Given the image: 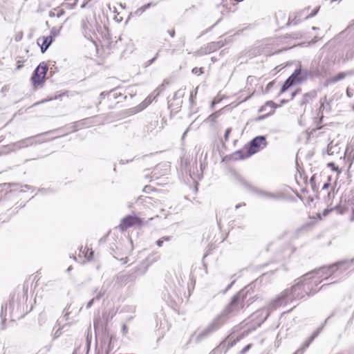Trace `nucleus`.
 Listing matches in <instances>:
<instances>
[{
	"label": "nucleus",
	"mask_w": 354,
	"mask_h": 354,
	"mask_svg": "<svg viewBox=\"0 0 354 354\" xmlns=\"http://www.w3.org/2000/svg\"><path fill=\"white\" fill-rule=\"evenodd\" d=\"M7 307H8L7 304L1 306V317L2 319L1 329H5V328H6L4 323L6 320V315H4V310L5 311L7 310Z\"/></svg>",
	"instance_id": "f3484780"
},
{
	"label": "nucleus",
	"mask_w": 354,
	"mask_h": 354,
	"mask_svg": "<svg viewBox=\"0 0 354 354\" xmlns=\"http://www.w3.org/2000/svg\"><path fill=\"white\" fill-rule=\"evenodd\" d=\"M59 34V29L53 27L50 30V35L49 36H52V39L54 37H57Z\"/></svg>",
	"instance_id": "393cba45"
},
{
	"label": "nucleus",
	"mask_w": 354,
	"mask_h": 354,
	"mask_svg": "<svg viewBox=\"0 0 354 354\" xmlns=\"http://www.w3.org/2000/svg\"><path fill=\"white\" fill-rule=\"evenodd\" d=\"M48 71V67L46 64H40L32 73L31 80L32 84L35 86L43 82L45 79L46 73Z\"/></svg>",
	"instance_id": "6e6552de"
},
{
	"label": "nucleus",
	"mask_w": 354,
	"mask_h": 354,
	"mask_svg": "<svg viewBox=\"0 0 354 354\" xmlns=\"http://www.w3.org/2000/svg\"><path fill=\"white\" fill-rule=\"evenodd\" d=\"M106 292V290L104 287H102L96 297H94V299H96L97 301L100 300L105 295Z\"/></svg>",
	"instance_id": "412c9836"
},
{
	"label": "nucleus",
	"mask_w": 354,
	"mask_h": 354,
	"mask_svg": "<svg viewBox=\"0 0 354 354\" xmlns=\"http://www.w3.org/2000/svg\"><path fill=\"white\" fill-rule=\"evenodd\" d=\"M324 109H325L324 102H321V105L319 106V113H318V115H319L321 113V118L323 117V112H324Z\"/></svg>",
	"instance_id": "2f4dec72"
},
{
	"label": "nucleus",
	"mask_w": 354,
	"mask_h": 354,
	"mask_svg": "<svg viewBox=\"0 0 354 354\" xmlns=\"http://www.w3.org/2000/svg\"><path fill=\"white\" fill-rule=\"evenodd\" d=\"M229 317L222 311L208 324L216 332L227 323Z\"/></svg>",
	"instance_id": "f8f14e48"
},
{
	"label": "nucleus",
	"mask_w": 354,
	"mask_h": 354,
	"mask_svg": "<svg viewBox=\"0 0 354 354\" xmlns=\"http://www.w3.org/2000/svg\"><path fill=\"white\" fill-rule=\"evenodd\" d=\"M14 306H15V301H10V303H9L10 308H13Z\"/></svg>",
	"instance_id": "de8ad7c7"
},
{
	"label": "nucleus",
	"mask_w": 354,
	"mask_h": 354,
	"mask_svg": "<svg viewBox=\"0 0 354 354\" xmlns=\"http://www.w3.org/2000/svg\"><path fill=\"white\" fill-rule=\"evenodd\" d=\"M318 12V8L314 10L309 15L306 16L305 19H308L310 17H314Z\"/></svg>",
	"instance_id": "72a5a7b5"
},
{
	"label": "nucleus",
	"mask_w": 354,
	"mask_h": 354,
	"mask_svg": "<svg viewBox=\"0 0 354 354\" xmlns=\"http://www.w3.org/2000/svg\"><path fill=\"white\" fill-rule=\"evenodd\" d=\"M142 224V219L136 215H128L124 217L118 225V228L124 231L127 229L133 226H140Z\"/></svg>",
	"instance_id": "423d86ee"
},
{
	"label": "nucleus",
	"mask_w": 354,
	"mask_h": 354,
	"mask_svg": "<svg viewBox=\"0 0 354 354\" xmlns=\"http://www.w3.org/2000/svg\"><path fill=\"white\" fill-rule=\"evenodd\" d=\"M147 266L140 265L131 270L129 273L120 275L118 277V279L120 281L126 284L129 281H133L135 279V277H133L135 274H144L147 272Z\"/></svg>",
	"instance_id": "1a4fd4ad"
},
{
	"label": "nucleus",
	"mask_w": 354,
	"mask_h": 354,
	"mask_svg": "<svg viewBox=\"0 0 354 354\" xmlns=\"http://www.w3.org/2000/svg\"><path fill=\"white\" fill-rule=\"evenodd\" d=\"M333 315V314H332L330 316H329V317H328V318L324 321V324H326V323H327V322H328V319H330Z\"/></svg>",
	"instance_id": "13d9d810"
},
{
	"label": "nucleus",
	"mask_w": 354,
	"mask_h": 354,
	"mask_svg": "<svg viewBox=\"0 0 354 354\" xmlns=\"http://www.w3.org/2000/svg\"><path fill=\"white\" fill-rule=\"evenodd\" d=\"M120 261L122 262L123 264H125L127 263V258H122L120 259Z\"/></svg>",
	"instance_id": "3c124183"
},
{
	"label": "nucleus",
	"mask_w": 354,
	"mask_h": 354,
	"mask_svg": "<svg viewBox=\"0 0 354 354\" xmlns=\"http://www.w3.org/2000/svg\"><path fill=\"white\" fill-rule=\"evenodd\" d=\"M237 183L243 187L245 189L248 191L256 194L257 195L261 196V197H265L271 199H277L281 197L280 194H276L268 192H265L263 190L259 189V188L256 187L255 186L252 185L250 183L245 180L241 176L236 177Z\"/></svg>",
	"instance_id": "20e7f679"
},
{
	"label": "nucleus",
	"mask_w": 354,
	"mask_h": 354,
	"mask_svg": "<svg viewBox=\"0 0 354 354\" xmlns=\"http://www.w3.org/2000/svg\"><path fill=\"white\" fill-rule=\"evenodd\" d=\"M250 347V345H248L246 346L243 350H242V353H244L245 352H246L248 350H249Z\"/></svg>",
	"instance_id": "49530a36"
},
{
	"label": "nucleus",
	"mask_w": 354,
	"mask_h": 354,
	"mask_svg": "<svg viewBox=\"0 0 354 354\" xmlns=\"http://www.w3.org/2000/svg\"><path fill=\"white\" fill-rule=\"evenodd\" d=\"M316 95L315 92L307 93L303 96V99L301 102V104H306L309 102L310 100H312Z\"/></svg>",
	"instance_id": "dca6fc26"
},
{
	"label": "nucleus",
	"mask_w": 354,
	"mask_h": 354,
	"mask_svg": "<svg viewBox=\"0 0 354 354\" xmlns=\"http://www.w3.org/2000/svg\"><path fill=\"white\" fill-rule=\"evenodd\" d=\"M346 95L348 97H351L353 96V92L350 90L349 88H347L346 90Z\"/></svg>",
	"instance_id": "ea45409f"
},
{
	"label": "nucleus",
	"mask_w": 354,
	"mask_h": 354,
	"mask_svg": "<svg viewBox=\"0 0 354 354\" xmlns=\"http://www.w3.org/2000/svg\"><path fill=\"white\" fill-rule=\"evenodd\" d=\"M144 12L145 10L143 9V7L142 6L136 10L135 14L136 15H141Z\"/></svg>",
	"instance_id": "473e14b6"
},
{
	"label": "nucleus",
	"mask_w": 354,
	"mask_h": 354,
	"mask_svg": "<svg viewBox=\"0 0 354 354\" xmlns=\"http://www.w3.org/2000/svg\"><path fill=\"white\" fill-rule=\"evenodd\" d=\"M247 288L240 290L232 298L231 301L225 307L223 312L230 318L235 316L245 307H248L252 302V297L248 299Z\"/></svg>",
	"instance_id": "f257e3e1"
},
{
	"label": "nucleus",
	"mask_w": 354,
	"mask_h": 354,
	"mask_svg": "<svg viewBox=\"0 0 354 354\" xmlns=\"http://www.w3.org/2000/svg\"><path fill=\"white\" fill-rule=\"evenodd\" d=\"M330 110V104L329 103H327V111H329Z\"/></svg>",
	"instance_id": "052dcab7"
},
{
	"label": "nucleus",
	"mask_w": 354,
	"mask_h": 354,
	"mask_svg": "<svg viewBox=\"0 0 354 354\" xmlns=\"http://www.w3.org/2000/svg\"><path fill=\"white\" fill-rule=\"evenodd\" d=\"M348 269L354 270V258L338 261L328 267L320 268L318 270H315V272H316V274L319 277L327 279L328 276L335 274L338 270L340 273H343Z\"/></svg>",
	"instance_id": "7ed1b4c3"
},
{
	"label": "nucleus",
	"mask_w": 354,
	"mask_h": 354,
	"mask_svg": "<svg viewBox=\"0 0 354 354\" xmlns=\"http://www.w3.org/2000/svg\"><path fill=\"white\" fill-rule=\"evenodd\" d=\"M312 29H313V30H317V29H318V28L313 26V27L312 28Z\"/></svg>",
	"instance_id": "69168bd1"
},
{
	"label": "nucleus",
	"mask_w": 354,
	"mask_h": 354,
	"mask_svg": "<svg viewBox=\"0 0 354 354\" xmlns=\"http://www.w3.org/2000/svg\"><path fill=\"white\" fill-rule=\"evenodd\" d=\"M162 243H163V241H162L161 239H158V240L156 241V245H157L158 247H162Z\"/></svg>",
	"instance_id": "79ce46f5"
},
{
	"label": "nucleus",
	"mask_w": 354,
	"mask_h": 354,
	"mask_svg": "<svg viewBox=\"0 0 354 354\" xmlns=\"http://www.w3.org/2000/svg\"><path fill=\"white\" fill-rule=\"evenodd\" d=\"M354 58V42L352 44L351 49L348 50L345 55L346 60L352 59Z\"/></svg>",
	"instance_id": "6ab92c4d"
},
{
	"label": "nucleus",
	"mask_w": 354,
	"mask_h": 354,
	"mask_svg": "<svg viewBox=\"0 0 354 354\" xmlns=\"http://www.w3.org/2000/svg\"><path fill=\"white\" fill-rule=\"evenodd\" d=\"M316 274V272L313 271L301 277L299 279L298 282L292 286L288 290V299L290 301L294 299H299L303 298L305 295H313L315 291H312L311 283L309 281L310 279L308 276Z\"/></svg>",
	"instance_id": "f03ea898"
},
{
	"label": "nucleus",
	"mask_w": 354,
	"mask_h": 354,
	"mask_svg": "<svg viewBox=\"0 0 354 354\" xmlns=\"http://www.w3.org/2000/svg\"><path fill=\"white\" fill-rule=\"evenodd\" d=\"M314 179H315V176H313L310 178V183H313L314 182Z\"/></svg>",
	"instance_id": "bf43d9fd"
},
{
	"label": "nucleus",
	"mask_w": 354,
	"mask_h": 354,
	"mask_svg": "<svg viewBox=\"0 0 354 354\" xmlns=\"http://www.w3.org/2000/svg\"><path fill=\"white\" fill-rule=\"evenodd\" d=\"M42 40V44L41 45V51L44 53L50 46L53 39H52V36H48L46 37L39 38L37 40L38 44H39L40 40Z\"/></svg>",
	"instance_id": "4468645a"
},
{
	"label": "nucleus",
	"mask_w": 354,
	"mask_h": 354,
	"mask_svg": "<svg viewBox=\"0 0 354 354\" xmlns=\"http://www.w3.org/2000/svg\"><path fill=\"white\" fill-rule=\"evenodd\" d=\"M192 73L196 75H200L203 73V68L195 67L192 69Z\"/></svg>",
	"instance_id": "bb28decb"
},
{
	"label": "nucleus",
	"mask_w": 354,
	"mask_h": 354,
	"mask_svg": "<svg viewBox=\"0 0 354 354\" xmlns=\"http://www.w3.org/2000/svg\"><path fill=\"white\" fill-rule=\"evenodd\" d=\"M215 333L212 328L207 325L203 330H201L196 337V342L197 343L203 341V339L207 338L211 335Z\"/></svg>",
	"instance_id": "ddd939ff"
},
{
	"label": "nucleus",
	"mask_w": 354,
	"mask_h": 354,
	"mask_svg": "<svg viewBox=\"0 0 354 354\" xmlns=\"http://www.w3.org/2000/svg\"><path fill=\"white\" fill-rule=\"evenodd\" d=\"M220 115V113L218 111L214 112V113L209 115L207 118V120L210 122H214L216 118H218Z\"/></svg>",
	"instance_id": "5701e85b"
},
{
	"label": "nucleus",
	"mask_w": 354,
	"mask_h": 354,
	"mask_svg": "<svg viewBox=\"0 0 354 354\" xmlns=\"http://www.w3.org/2000/svg\"><path fill=\"white\" fill-rule=\"evenodd\" d=\"M52 131H47L43 133L38 134L35 136L28 137L27 138L19 140L13 144L14 149H19L21 148L27 147L28 146L32 145L34 144H39L43 142V141H35V138L39 137L41 135H45L51 133Z\"/></svg>",
	"instance_id": "9b49d317"
},
{
	"label": "nucleus",
	"mask_w": 354,
	"mask_h": 354,
	"mask_svg": "<svg viewBox=\"0 0 354 354\" xmlns=\"http://www.w3.org/2000/svg\"><path fill=\"white\" fill-rule=\"evenodd\" d=\"M266 105L270 106L272 109L276 108V106H275L274 103L273 102H272V101L268 102L266 103Z\"/></svg>",
	"instance_id": "4c0bfd02"
},
{
	"label": "nucleus",
	"mask_w": 354,
	"mask_h": 354,
	"mask_svg": "<svg viewBox=\"0 0 354 354\" xmlns=\"http://www.w3.org/2000/svg\"><path fill=\"white\" fill-rule=\"evenodd\" d=\"M93 256V251L92 249H87L86 252L85 253V257L87 258L88 260L91 259V258Z\"/></svg>",
	"instance_id": "cd10ccee"
},
{
	"label": "nucleus",
	"mask_w": 354,
	"mask_h": 354,
	"mask_svg": "<svg viewBox=\"0 0 354 354\" xmlns=\"http://www.w3.org/2000/svg\"><path fill=\"white\" fill-rule=\"evenodd\" d=\"M299 20H297L296 17H295V19H291L290 17L287 25H291V24L296 25L299 23Z\"/></svg>",
	"instance_id": "7c9ffc66"
},
{
	"label": "nucleus",
	"mask_w": 354,
	"mask_h": 354,
	"mask_svg": "<svg viewBox=\"0 0 354 354\" xmlns=\"http://www.w3.org/2000/svg\"><path fill=\"white\" fill-rule=\"evenodd\" d=\"M160 239L163 241V242L164 241H169L171 240V236H162Z\"/></svg>",
	"instance_id": "58836bf2"
},
{
	"label": "nucleus",
	"mask_w": 354,
	"mask_h": 354,
	"mask_svg": "<svg viewBox=\"0 0 354 354\" xmlns=\"http://www.w3.org/2000/svg\"><path fill=\"white\" fill-rule=\"evenodd\" d=\"M351 72H341L339 73L337 75L334 76L331 80L333 83H336L340 80H344L347 75H351Z\"/></svg>",
	"instance_id": "2eb2a0df"
},
{
	"label": "nucleus",
	"mask_w": 354,
	"mask_h": 354,
	"mask_svg": "<svg viewBox=\"0 0 354 354\" xmlns=\"http://www.w3.org/2000/svg\"><path fill=\"white\" fill-rule=\"evenodd\" d=\"M122 330L124 334L127 333V328L125 324H123Z\"/></svg>",
	"instance_id": "a18cd8bd"
},
{
	"label": "nucleus",
	"mask_w": 354,
	"mask_h": 354,
	"mask_svg": "<svg viewBox=\"0 0 354 354\" xmlns=\"http://www.w3.org/2000/svg\"><path fill=\"white\" fill-rule=\"evenodd\" d=\"M196 93H197V88H196V90H195V91H194V92H192V93H191L190 100H192V97H193V96H194V95H196Z\"/></svg>",
	"instance_id": "09e8293b"
},
{
	"label": "nucleus",
	"mask_w": 354,
	"mask_h": 354,
	"mask_svg": "<svg viewBox=\"0 0 354 354\" xmlns=\"http://www.w3.org/2000/svg\"><path fill=\"white\" fill-rule=\"evenodd\" d=\"M301 78L302 79V82L305 81L307 77L310 75V73L306 69L301 68Z\"/></svg>",
	"instance_id": "4be33fe9"
},
{
	"label": "nucleus",
	"mask_w": 354,
	"mask_h": 354,
	"mask_svg": "<svg viewBox=\"0 0 354 354\" xmlns=\"http://www.w3.org/2000/svg\"><path fill=\"white\" fill-rule=\"evenodd\" d=\"M104 95H105V94H104V93H102L100 94V95H101L102 97L104 96Z\"/></svg>",
	"instance_id": "338daca9"
},
{
	"label": "nucleus",
	"mask_w": 354,
	"mask_h": 354,
	"mask_svg": "<svg viewBox=\"0 0 354 354\" xmlns=\"http://www.w3.org/2000/svg\"><path fill=\"white\" fill-rule=\"evenodd\" d=\"M329 187V184L328 183H325L323 186V189H327L328 187Z\"/></svg>",
	"instance_id": "5fc2aeb1"
},
{
	"label": "nucleus",
	"mask_w": 354,
	"mask_h": 354,
	"mask_svg": "<svg viewBox=\"0 0 354 354\" xmlns=\"http://www.w3.org/2000/svg\"><path fill=\"white\" fill-rule=\"evenodd\" d=\"M158 56V53H156V55H155V57L147 61L145 63V66L147 67V66H150L157 59Z\"/></svg>",
	"instance_id": "c85d7f7f"
},
{
	"label": "nucleus",
	"mask_w": 354,
	"mask_h": 354,
	"mask_svg": "<svg viewBox=\"0 0 354 354\" xmlns=\"http://www.w3.org/2000/svg\"><path fill=\"white\" fill-rule=\"evenodd\" d=\"M297 93H298L297 91H296L295 92H292V94H291V99H293L294 97L297 95Z\"/></svg>",
	"instance_id": "864d4df0"
},
{
	"label": "nucleus",
	"mask_w": 354,
	"mask_h": 354,
	"mask_svg": "<svg viewBox=\"0 0 354 354\" xmlns=\"http://www.w3.org/2000/svg\"><path fill=\"white\" fill-rule=\"evenodd\" d=\"M268 145L266 138L264 136H259L254 138L249 144V147L247 151V157L250 156L255 153L259 151L261 149L265 148Z\"/></svg>",
	"instance_id": "39448f33"
},
{
	"label": "nucleus",
	"mask_w": 354,
	"mask_h": 354,
	"mask_svg": "<svg viewBox=\"0 0 354 354\" xmlns=\"http://www.w3.org/2000/svg\"><path fill=\"white\" fill-rule=\"evenodd\" d=\"M50 350V346H46L41 350H39L36 354H46V353L49 352Z\"/></svg>",
	"instance_id": "a878e982"
},
{
	"label": "nucleus",
	"mask_w": 354,
	"mask_h": 354,
	"mask_svg": "<svg viewBox=\"0 0 354 354\" xmlns=\"http://www.w3.org/2000/svg\"><path fill=\"white\" fill-rule=\"evenodd\" d=\"M72 270V267L71 266H69L67 269V271L69 272Z\"/></svg>",
	"instance_id": "680f3d73"
},
{
	"label": "nucleus",
	"mask_w": 354,
	"mask_h": 354,
	"mask_svg": "<svg viewBox=\"0 0 354 354\" xmlns=\"http://www.w3.org/2000/svg\"><path fill=\"white\" fill-rule=\"evenodd\" d=\"M95 301H97V300H96V299H94V297H93L91 300H90V301L88 302V304H86V308H91V307L92 306V305H93V302H94Z\"/></svg>",
	"instance_id": "c9c22d12"
},
{
	"label": "nucleus",
	"mask_w": 354,
	"mask_h": 354,
	"mask_svg": "<svg viewBox=\"0 0 354 354\" xmlns=\"http://www.w3.org/2000/svg\"><path fill=\"white\" fill-rule=\"evenodd\" d=\"M301 66L295 70L292 74L284 82L281 88V93H284L290 87L302 82L301 78Z\"/></svg>",
	"instance_id": "0eeeda50"
},
{
	"label": "nucleus",
	"mask_w": 354,
	"mask_h": 354,
	"mask_svg": "<svg viewBox=\"0 0 354 354\" xmlns=\"http://www.w3.org/2000/svg\"><path fill=\"white\" fill-rule=\"evenodd\" d=\"M351 221H354V205L352 207V214H351Z\"/></svg>",
	"instance_id": "c03bdc74"
},
{
	"label": "nucleus",
	"mask_w": 354,
	"mask_h": 354,
	"mask_svg": "<svg viewBox=\"0 0 354 354\" xmlns=\"http://www.w3.org/2000/svg\"><path fill=\"white\" fill-rule=\"evenodd\" d=\"M151 198L150 197L145 196L144 198V201L145 203H147L148 201L151 200Z\"/></svg>",
	"instance_id": "6e6d98bb"
},
{
	"label": "nucleus",
	"mask_w": 354,
	"mask_h": 354,
	"mask_svg": "<svg viewBox=\"0 0 354 354\" xmlns=\"http://www.w3.org/2000/svg\"><path fill=\"white\" fill-rule=\"evenodd\" d=\"M290 300L288 299V290L286 289L282 292L280 293L276 298L272 299L270 304L269 308L271 310H275L277 308L286 304L289 302Z\"/></svg>",
	"instance_id": "9d476101"
},
{
	"label": "nucleus",
	"mask_w": 354,
	"mask_h": 354,
	"mask_svg": "<svg viewBox=\"0 0 354 354\" xmlns=\"http://www.w3.org/2000/svg\"><path fill=\"white\" fill-rule=\"evenodd\" d=\"M337 145H333V142H331L330 144H328L327 147V153L328 155H333L335 153H337Z\"/></svg>",
	"instance_id": "a211bd4d"
},
{
	"label": "nucleus",
	"mask_w": 354,
	"mask_h": 354,
	"mask_svg": "<svg viewBox=\"0 0 354 354\" xmlns=\"http://www.w3.org/2000/svg\"><path fill=\"white\" fill-rule=\"evenodd\" d=\"M212 46H215V44L212 43L211 45H210V49H214Z\"/></svg>",
	"instance_id": "0e129e2a"
},
{
	"label": "nucleus",
	"mask_w": 354,
	"mask_h": 354,
	"mask_svg": "<svg viewBox=\"0 0 354 354\" xmlns=\"http://www.w3.org/2000/svg\"><path fill=\"white\" fill-rule=\"evenodd\" d=\"M61 335V331H60V328H59V329H57V330L55 332V333H54V335H53V337H54V338H57V337H59V335Z\"/></svg>",
	"instance_id": "e433bc0d"
},
{
	"label": "nucleus",
	"mask_w": 354,
	"mask_h": 354,
	"mask_svg": "<svg viewBox=\"0 0 354 354\" xmlns=\"http://www.w3.org/2000/svg\"><path fill=\"white\" fill-rule=\"evenodd\" d=\"M230 133H231V128H227L225 130V135H224V139H225V142H227L228 140V138H229Z\"/></svg>",
	"instance_id": "c756f323"
},
{
	"label": "nucleus",
	"mask_w": 354,
	"mask_h": 354,
	"mask_svg": "<svg viewBox=\"0 0 354 354\" xmlns=\"http://www.w3.org/2000/svg\"><path fill=\"white\" fill-rule=\"evenodd\" d=\"M220 102V100L214 99L211 104V109H213L214 108V106Z\"/></svg>",
	"instance_id": "f704fd0d"
},
{
	"label": "nucleus",
	"mask_w": 354,
	"mask_h": 354,
	"mask_svg": "<svg viewBox=\"0 0 354 354\" xmlns=\"http://www.w3.org/2000/svg\"><path fill=\"white\" fill-rule=\"evenodd\" d=\"M269 315V313L268 312V310L266 311V315H265V317L263 318V319L262 320V322H264L267 317H268Z\"/></svg>",
	"instance_id": "603ef678"
},
{
	"label": "nucleus",
	"mask_w": 354,
	"mask_h": 354,
	"mask_svg": "<svg viewBox=\"0 0 354 354\" xmlns=\"http://www.w3.org/2000/svg\"><path fill=\"white\" fill-rule=\"evenodd\" d=\"M245 203H240V204L236 205L235 206V208H236V209H238V208H239L240 207H241V206H245Z\"/></svg>",
	"instance_id": "8fccbe9b"
},
{
	"label": "nucleus",
	"mask_w": 354,
	"mask_h": 354,
	"mask_svg": "<svg viewBox=\"0 0 354 354\" xmlns=\"http://www.w3.org/2000/svg\"><path fill=\"white\" fill-rule=\"evenodd\" d=\"M168 33L171 37H174L175 35V30H168Z\"/></svg>",
	"instance_id": "37998d69"
},
{
	"label": "nucleus",
	"mask_w": 354,
	"mask_h": 354,
	"mask_svg": "<svg viewBox=\"0 0 354 354\" xmlns=\"http://www.w3.org/2000/svg\"><path fill=\"white\" fill-rule=\"evenodd\" d=\"M323 328L324 325H322L313 333V335L309 337L310 342H313L318 336Z\"/></svg>",
	"instance_id": "aec40b11"
},
{
	"label": "nucleus",
	"mask_w": 354,
	"mask_h": 354,
	"mask_svg": "<svg viewBox=\"0 0 354 354\" xmlns=\"http://www.w3.org/2000/svg\"><path fill=\"white\" fill-rule=\"evenodd\" d=\"M233 283H234V282H232V283H230V284L227 287V288L225 289V291L228 290L232 287V286Z\"/></svg>",
	"instance_id": "4d7b16f0"
},
{
	"label": "nucleus",
	"mask_w": 354,
	"mask_h": 354,
	"mask_svg": "<svg viewBox=\"0 0 354 354\" xmlns=\"http://www.w3.org/2000/svg\"><path fill=\"white\" fill-rule=\"evenodd\" d=\"M152 6V3H149L145 6H143V9L145 11L146 10L149 9Z\"/></svg>",
	"instance_id": "a19ab883"
},
{
	"label": "nucleus",
	"mask_w": 354,
	"mask_h": 354,
	"mask_svg": "<svg viewBox=\"0 0 354 354\" xmlns=\"http://www.w3.org/2000/svg\"><path fill=\"white\" fill-rule=\"evenodd\" d=\"M149 188V187L148 186H146L145 188H144V192H147V189Z\"/></svg>",
	"instance_id": "e2e57ef3"
},
{
	"label": "nucleus",
	"mask_w": 354,
	"mask_h": 354,
	"mask_svg": "<svg viewBox=\"0 0 354 354\" xmlns=\"http://www.w3.org/2000/svg\"><path fill=\"white\" fill-rule=\"evenodd\" d=\"M312 342H310V339L308 338V340H306L301 347L300 348L301 349V351L300 354H303L305 350L309 346V345L311 344Z\"/></svg>",
	"instance_id": "b1692460"
},
{
	"label": "nucleus",
	"mask_w": 354,
	"mask_h": 354,
	"mask_svg": "<svg viewBox=\"0 0 354 354\" xmlns=\"http://www.w3.org/2000/svg\"><path fill=\"white\" fill-rule=\"evenodd\" d=\"M3 185H4V186H6V185L10 186V184L4 183V184H3Z\"/></svg>",
	"instance_id": "774afa93"
}]
</instances>
